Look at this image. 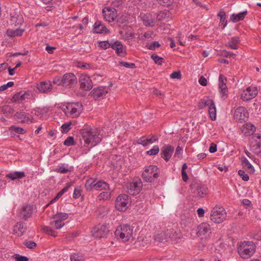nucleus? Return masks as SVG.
<instances>
[{
    "instance_id": "16",
    "label": "nucleus",
    "mask_w": 261,
    "mask_h": 261,
    "mask_svg": "<svg viewBox=\"0 0 261 261\" xmlns=\"http://www.w3.org/2000/svg\"><path fill=\"white\" fill-rule=\"evenodd\" d=\"M102 13L104 18L109 22L113 21L117 17V11L116 9L110 7L103 8Z\"/></svg>"
},
{
    "instance_id": "24",
    "label": "nucleus",
    "mask_w": 261,
    "mask_h": 261,
    "mask_svg": "<svg viewBox=\"0 0 261 261\" xmlns=\"http://www.w3.org/2000/svg\"><path fill=\"white\" fill-rule=\"evenodd\" d=\"M113 49L116 50L118 56L124 57L126 55V51L123 48L122 43L118 41L114 42L111 44V46Z\"/></svg>"
},
{
    "instance_id": "47",
    "label": "nucleus",
    "mask_w": 261,
    "mask_h": 261,
    "mask_svg": "<svg viewBox=\"0 0 261 261\" xmlns=\"http://www.w3.org/2000/svg\"><path fill=\"white\" fill-rule=\"evenodd\" d=\"M111 197V193L110 192H103L98 195L99 200H107Z\"/></svg>"
},
{
    "instance_id": "48",
    "label": "nucleus",
    "mask_w": 261,
    "mask_h": 261,
    "mask_svg": "<svg viewBox=\"0 0 261 261\" xmlns=\"http://www.w3.org/2000/svg\"><path fill=\"white\" fill-rule=\"evenodd\" d=\"M153 35V32L152 31H147L140 36V39L144 40L146 39L152 38Z\"/></svg>"
},
{
    "instance_id": "63",
    "label": "nucleus",
    "mask_w": 261,
    "mask_h": 261,
    "mask_svg": "<svg viewBox=\"0 0 261 261\" xmlns=\"http://www.w3.org/2000/svg\"><path fill=\"white\" fill-rule=\"evenodd\" d=\"M160 46L161 45L158 41H154L148 46V48L150 50H154L155 48H159Z\"/></svg>"
},
{
    "instance_id": "36",
    "label": "nucleus",
    "mask_w": 261,
    "mask_h": 261,
    "mask_svg": "<svg viewBox=\"0 0 261 261\" xmlns=\"http://www.w3.org/2000/svg\"><path fill=\"white\" fill-rule=\"evenodd\" d=\"M95 189L96 190H107L109 189V186L107 182L99 180L95 184Z\"/></svg>"
},
{
    "instance_id": "55",
    "label": "nucleus",
    "mask_w": 261,
    "mask_h": 261,
    "mask_svg": "<svg viewBox=\"0 0 261 261\" xmlns=\"http://www.w3.org/2000/svg\"><path fill=\"white\" fill-rule=\"evenodd\" d=\"M159 3L164 7H169L172 5L173 0H157Z\"/></svg>"
},
{
    "instance_id": "54",
    "label": "nucleus",
    "mask_w": 261,
    "mask_h": 261,
    "mask_svg": "<svg viewBox=\"0 0 261 261\" xmlns=\"http://www.w3.org/2000/svg\"><path fill=\"white\" fill-rule=\"evenodd\" d=\"M64 145L67 146H70L74 145V141L73 137H68L64 141Z\"/></svg>"
},
{
    "instance_id": "5",
    "label": "nucleus",
    "mask_w": 261,
    "mask_h": 261,
    "mask_svg": "<svg viewBox=\"0 0 261 261\" xmlns=\"http://www.w3.org/2000/svg\"><path fill=\"white\" fill-rule=\"evenodd\" d=\"M159 168L154 165H150L145 167L142 173V177L144 181L152 182L159 177Z\"/></svg>"
},
{
    "instance_id": "37",
    "label": "nucleus",
    "mask_w": 261,
    "mask_h": 261,
    "mask_svg": "<svg viewBox=\"0 0 261 261\" xmlns=\"http://www.w3.org/2000/svg\"><path fill=\"white\" fill-rule=\"evenodd\" d=\"M214 101L210 99L208 97L204 98L201 99L198 103V107L199 109H203L206 106H210Z\"/></svg>"
},
{
    "instance_id": "59",
    "label": "nucleus",
    "mask_w": 261,
    "mask_h": 261,
    "mask_svg": "<svg viewBox=\"0 0 261 261\" xmlns=\"http://www.w3.org/2000/svg\"><path fill=\"white\" fill-rule=\"evenodd\" d=\"M81 191H82V190H81V188L76 187L74 190L73 197L74 199H77L78 198H79L81 195Z\"/></svg>"
},
{
    "instance_id": "30",
    "label": "nucleus",
    "mask_w": 261,
    "mask_h": 261,
    "mask_svg": "<svg viewBox=\"0 0 261 261\" xmlns=\"http://www.w3.org/2000/svg\"><path fill=\"white\" fill-rule=\"evenodd\" d=\"M26 95L29 94L22 91L15 93L12 98L11 101L13 102L20 103L26 98Z\"/></svg>"
},
{
    "instance_id": "13",
    "label": "nucleus",
    "mask_w": 261,
    "mask_h": 261,
    "mask_svg": "<svg viewBox=\"0 0 261 261\" xmlns=\"http://www.w3.org/2000/svg\"><path fill=\"white\" fill-rule=\"evenodd\" d=\"M197 235L202 239H207L211 234V229L210 225L205 222L201 223L198 226Z\"/></svg>"
},
{
    "instance_id": "28",
    "label": "nucleus",
    "mask_w": 261,
    "mask_h": 261,
    "mask_svg": "<svg viewBox=\"0 0 261 261\" xmlns=\"http://www.w3.org/2000/svg\"><path fill=\"white\" fill-rule=\"evenodd\" d=\"M94 30L96 33H108L109 31L107 28L101 23L99 21H97L95 22L94 25Z\"/></svg>"
},
{
    "instance_id": "44",
    "label": "nucleus",
    "mask_w": 261,
    "mask_h": 261,
    "mask_svg": "<svg viewBox=\"0 0 261 261\" xmlns=\"http://www.w3.org/2000/svg\"><path fill=\"white\" fill-rule=\"evenodd\" d=\"M151 58L158 65H161L164 62L163 58L159 57L156 54H153L151 56Z\"/></svg>"
},
{
    "instance_id": "6",
    "label": "nucleus",
    "mask_w": 261,
    "mask_h": 261,
    "mask_svg": "<svg viewBox=\"0 0 261 261\" xmlns=\"http://www.w3.org/2000/svg\"><path fill=\"white\" fill-rule=\"evenodd\" d=\"M226 217L225 209L220 206H215L211 211L210 219L213 222L220 223L222 222Z\"/></svg>"
},
{
    "instance_id": "57",
    "label": "nucleus",
    "mask_w": 261,
    "mask_h": 261,
    "mask_svg": "<svg viewBox=\"0 0 261 261\" xmlns=\"http://www.w3.org/2000/svg\"><path fill=\"white\" fill-rule=\"evenodd\" d=\"M119 64L121 66L126 67V68L133 69L136 67L135 64L133 63H128V62L122 61V62H120L119 63Z\"/></svg>"
},
{
    "instance_id": "46",
    "label": "nucleus",
    "mask_w": 261,
    "mask_h": 261,
    "mask_svg": "<svg viewBox=\"0 0 261 261\" xmlns=\"http://www.w3.org/2000/svg\"><path fill=\"white\" fill-rule=\"evenodd\" d=\"M124 0H110L112 8H118L123 3Z\"/></svg>"
},
{
    "instance_id": "22",
    "label": "nucleus",
    "mask_w": 261,
    "mask_h": 261,
    "mask_svg": "<svg viewBox=\"0 0 261 261\" xmlns=\"http://www.w3.org/2000/svg\"><path fill=\"white\" fill-rule=\"evenodd\" d=\"M37 88L40 92L46 93L51 91L52 84L50 81L41 82L37 85Z\"/></svg>"
},
{
    "instance_id": "53",
    "label": "nucleus",
    "mask_w": 261,
    "mask_h": 261,
    "mask_svg": "<svg viewBox=\"0 0 261 261\" xmlns=\"http://www.w3.org/2000/svg\"><path fill=\"white\" fill-rule=\"evenodd\" d=\"M2 112L3 114H12L14 112V109L11 106L7 105L3 107Z\"/></svg>"
},
{
    "instance_id": "19",
    "label": "nucleus",
    "mask_w": 261,
    "mask_h": 261,
    "mask_svg": "<svg viewBox=\"0 0 261 261\" xmlns=\"http://www.w3.org/2000/svg\"><path fill=\"white\" fill-rule=\"evenodd\" d=\"M174 148L170 145H165L161 148V156L166 162H168L171 157L174 151Z\"/></svg>"
},
{
    "instance_id": "40",
    "label": "nucleus",
    "mask_w": 261,
    "mask_h": 261,
    "mask_svg": "<svg viewBox=\"0 0 261 261\" xmlns=\"http://www.w3.org/2000/svg\"><path fill=\"white\" fill-rule=\"evenodd\" d=\"M218 16L220 18V25H223L222 29H224L225 27L227 25V21L225 20L226 18V14L224 11H221L218 14Z\"/></svg>"
},
{
    "instance_id": "39",
    "label": "nucleus",
    "mask_w": 261,
    "mask_h": 261,
    "mask_svg": "<svg viewBox=\"0 0 261 261\" xmlns=\"http://www.w3.org/2000/svg\"><path fill=\"white\" fill-rule=\"evenodd\" d=\"M208 113L212 120H215L216 118V108L213 101L208 107Z\"/></svg>"
},
{
    "instance_id": "41",
    "label": "nucleus",
    "mask_w": 261,
    "mask_h": 261,
    "mask_svg": "<svg viewBox=\"0 0 261 261\" xmlns=\"http://www.w3.org/2000/svg\"><path fill=\"white\" fill-rule=\"evenodd\" d=\"M241 161L242 165L244 168L250 169L251 170H254L253 166L250 163L246 157H241Z\"/></svg>"
},
{
    "instance_id": "45",
    "label": "nucleus",
    "mask_w": 261,
    "mask_h": 261,
    "mask_svg": "<svg viewBox=\"0 0 261 261\" xmlns=\"http://www.w3.org/2000/svg\"><path fill=\"white\" fill-rule=\"evenodd\" d=\"M168 13V11H163L159 12L156 16V20L158 21H162L164 20L167 16Z\"/></svg>"
},
{
    "instance_id": "21",
    "label": "nucleus",
    "mask_w": 261,
    "mask_h": 261,
    "mask_svg": "<svg viewBox=\"0 0 261 261\" xmlns=\"http://www.w3.org/2000/svg\"><path fill=\"white\" fill-rule=\"evenodd\" d=\"M27 230V226L22 222H17L13 227L14 234L18 236H22Z\"/></svg>"
},
{
    "instance_id": "35",
    "label": "nucleus",
    "mask_w": 261,
    "mask_h": 261,
    "mask_svg": "<svg viewBox=\"0 0 261 261\" xmlns=\"http://www.w3.org/2000/svg\"><path fill=\"white\" fill-rule=\"evenodd\" d=\"M24 29H16L15 30L8 29L7 31V34L8 36L11 37L21 36L24 32Z\"/></svg>"
},
{
    "instance_id": "17",
    "label": "nucleus",
    "mask_w": 261,
    "mask_h": 261,
    "mask_svg": "<svg viewBox=\"0 0 261 261\" xmlns=\"http://www.w3.org/2000/svg\"><path fill=\"white\" fill-rule=\"evenodd\" d=\"M109 232V230L106 225H98L94 228L93 235L97 238H105L107 237Z\"/></svg>"
},
{
    "instance_id": "38",
    "label": "nucleus",
    "mask_w": 261,
    "mask_h": 261,
    "mask_svg": "<svg viewBox=\"0 0 261 261\" xmlns=\"http://www.w3.org/2000/svg\"><path fill=\"white\" fill-rule=\"evenodd\" d=\"M54 219V220L50 221L49 223L51 227L58 229L62 228L64 225L65 223L63 221L58 219Z\"/></svg>"
},
{
    "instance_id": "33",
    "label": "nucleus",
    "mask_w": 261,
    "mask_h": 261,
    "mask_svg": "<svg viewBox=\"0 0 261 261\" xmlns=\"http://www.w3.org/2000/svg\"><path fill=\"white\" fill-rule=\"evenodd\" d=\"M247 11L239 13V14H232L230 17V20L233 22H237L244 19L247 14Z\"/></svg>"
},
{
    "instance_id": "49",
    "label": "nucleus",
    "mask_w": 261,
    "mask_h": 261,
    "mask_svg": "<svg viewBox=\"0 0 261 261\" xmlns=\"http://www.w3.org/2000/svg\"><path fill=\"white\" fill-rule=\"evenodd\" d=\"M159 147L157 145L153 146L151 149L147 151L146 153L149 155H153L157 154L159 152Z\"/></svg>"
},
{
    "instance_id": "10",
    "label": "nucleus",
    "mask_w": 261,
    "mask_h": 261,
    "mask_svg": "<svg viewBox=\"0 0 261 261\" xmlns=\"http://www.w3.org/2000/svg\"><path fill=\"white\" fill-rule=\"evenodd\" d=\"M226 78L222 74L219 76V89L221 98L225 100L228 94V90L226 84Z\"/></svg>"
},
{
    "instance_id": "23",
    "label": "nucleus",
    "mask_w": 261,
    "mask_h": 261,
    "mask_svg": "<svg viewBox=\"0 0 261 261\" xmlns=\"http://www.w3.org/2000/svg\"><path fill=\"white\" fill-rule=\"evenodd\" d=\"M33 206L31 205H26L23 206L22 208L20 211V216L25 219L27 220L28 218H30L33 213Z\"/></svg>"
},
{
    "instance_id": "32",
    "label": "nucleus",
    "mask_w": 261,
    "mask_h": 261,
    "mask_svg": "<svg viewBox=\"0 0 261 261\" xmlns=\"http://www.w3.org/2000/svg\"><path fill=\"white\" fill-rule=\"evenodd\" d=\"M25 176L24 172L22 171H15L11 172L6 175V177L14 180L16 179H21Z\"/></svg>"
},
{
    "instance_id": "9",
    "label": "nucleus",
    "mask_w": 261,
    "mask_h": 261,
    "mask_svg": "<svg viewBox=\"0 0 261 261\" xmlns=\"http://www.w3.org/2000/svg\"><path fill=\"white\" fill-rule=\"evenodd\" d=\"M248 116V112L244 107H239L234 111V119L239 122L242 123L246 121Z\"/></svg>"
},
{
    "instance_id": "27",
    "label": "nucleus",
    "mask_w": 261,
    "mask_h": 261,
    "mask_svg": "<svg viewBox=\"0 0 261 261\" xmlns=\"http://www.w3.org/2000/svg\"><path fill=\"white\" fill-rule=\"evenodd\" d=\"M255 127L250 123H246L241 127V131L246 136L252 135L255 130Z\"/></svg>"
},
{
    "instance_id": "62",
    "label": "nucleus",
    "mask_w": 261,
    "mask_h": 261,
    "mask_svg": "<svg viewBox=\"0 0 261 261\" xmlns=\"http://www.w3.org/2000/svg\"><path fill=\"white\" fill-rule=\"evenodd\" d=\"M14 258L16 261H28L29 258L24 256H22L19 254H16L14 255Z\"/></svg>"
},
{
    "instance_id": "8",
    "label": "nucleus",
    "mask_w": 261,
    "mask_h": 261,
    "mask_svg": "<svg viewBox=\"0 0 261 261\" xmlns=\"http://www.w3.org/2000/svg\"><path fill=\"white\" fill-rule=\"evenodd\" d=\"M82 106L80 103L68 105L63 109V112L67 117H77L81 113Z\"/></svg>"
},
{
    "instance_id": "61",
    "label": "nucleus",
    "mask_w": 261,
    "mask_h": 261,
    "mask_svg": "<svg viewBox=\"0 0 261 261\" xmlns=\"http://www.w3.org/2000/svg\"><path fill=\"white\" fill-rule=\"evenodd\" d=\"M147 139H146L145 137H142L138 140L137 143L141 144L143 146H146L148 145V143L147 142Z\"/></svg>"
},
{
    "instance_id": "29",
    "label": "nucleus",
    "mask_w": 261,
    "mask_h": 261,
    "mask_svg": "<svg viewBox=\"0 0 261 261\" xmlns=\"http://www.w3.org/2000/svg\"><path fill=\"white\" fill-rule=\"evenodd\" d=\"M10 23L12 25L17 26L21 24L23 22V17L22 15H19L16 13L11 14Z\"/></svg>"
},
{
    "instance_id": "60",
    "label": "nucleus",
    "mask_w": 261,
    "mask_h": 261,
    "mask_svg": "<svg viewBox=\"0 0 261 261\" xmlns=\"http://www.w3.org/2000/svg\"><path fill=\"white\" fill-rule=\"evenodd\" d=\"M71 261H85L83 257L78 254H74L70 257Z\"/></svg>"
},
{
    "instance_id": "58",
    "label": "nucleus",
    "mask_w": 261,
    "mask_h": 261,
    "mask_svg": "<svg viewBox=\"0 0 261 261\" xmlns=\"http://www.w3.org/2000/svg\"><path fill=\"white\" fill-rule=\"evenodd\" d=\"M111 44L107 41H100L99 43V46L104 49H106L111 46Z\"/></svg>"
},
{
    "instance_id": "14",
    "label": "nucleus",
    "mask_w": 261,
    "mask_h": 261,
    "mask_svg": "<svg viewBox=\"0 0 261 261\" xmlns=\"http://www.w3.org/2000/svg\"><path fill=\"white\" fill-rule=\"evenodd\" d=\"M167 235L168 242H178L182 238V234L179 230L173 228L167 229Z\"/></svg>"
},
{
    "instance_id": "11",
    "label": "nucleus",
    "mask_w": 261,
    "mask_h": 261,
    "mask_svg": "<svg viewBox=\"0 0 261 261\" xmlns=\"http://www.w3.org/2000/svg\"><path fill=\"white\" fill-rule=\"evenodd\" d=\"M258 93L256 87L250 86L246 88L242 92L241 97L243 101L249 100L255 97Z\"/></svg>"
},
{
    "instance_id": "18",
    "label": "nucleus",
    "mask_w": 261,
    "mask_h": 261,
    "mask_svg": "<svg viewBox=\"0 0 261 261\" xmlns=\"http://www.w3.org/2000/svg\"><path fill=\"white\" fill-rule=\"evenodd\" d=\"M79 82L81 88L84 90H90L93 87L92 82L87 75L82 74L80 77Z\"/></svg>"
},
{
    "instance_id": "20",
    "label": "nucleus",
    "mask_w": 261,
    "mask_h": 261,
    "mask_svg": "<svg viewBox=\"0 0 261 261\" xmlns=\"http://www.w3.org/2000/svg\"><path fill=\"white\" fill-rule=\"evenodd\" d=\"M194 190L193 193L196 194L198 197H203L208 193L207 187L203 185H194Z\"/></svg>"
},
{
    "instance_id": "56",
    "label": "nucleus",
    "mask_w": 261,
    "mask_h": 261,
    "mask_svg": "<svg viewBox=\"0 0 261 261\" xmlns=\"http://www.w3.org/2000/svg\"><path fill=\"white\" fill-rule=\"evenodd\" d=\"M238 174L244 181H248L249 180V175L244 170H240L238 171Z\"/></svg>"
},
{
    "instance_id": "2",
    "label": "nucleus",
    "mask_w": 261,
    "mask_h": 261,
    "mask_svg": "<svg viewBox=\"0 0 261 261\" xmlns=\"http://www.w3.org/2000/svg\"><path fill=\"white\" fill-rule=\"evenodd\" d=\"M77 78L73 73H67L62 76H56L53 83L58 86H62L66 88H71L77 84Z\"/></svg>"
},
{
    "instance_id": "43",
    "label": "nucleus",
    "mask_w": 261,
    "mask_h": 261,
    "mask_svg": "<svg viewBox=\"0 0 261 261\" xmlns=\"http://www.w3.org/2000/svg\"><path fill=\"white\" fill-rule=\"evenodd\" d=\"M68 218V214L64 213H58L53 216V219H58L63 222V220L67 219Z\"/></svg>"
},
{
    "instance_id": "64",
    "label": "nucleus",
    "mask_w": 261,
    "mask_h": 261,
    "mask_svg": "<svg viewBox=\"0 0 261 261\" xmlns=\"http://www.w3.org/2000/svg\"><path fill=\"white\" fill-rule=\"evenodd\" d=\"M13 85V82H9L7 84H4L0 87V91H4L7 90L9 87H11Z\"/></svg>"
},
{
    "instance_id": "1",
    "label": "nucleus",
    "mask_w": 261,
    "mask_h": 261,
    "mask_svg": "<svg viewBox=\"0 0 261 261\" xmlns=\"http://www.w3.org/2000/svg\"><path fill=\"white\" fill-rule=\"evenodd\" d=\"M81 134L86 144L94 146L101 142L102 135L100 130L87 127L81 130Z\"/></svg>"
},
{
    "instance_id": "7",
    "label": "nucleus",
    "mask_w": 261,
    "mask_h": 261,
    "mask_svg": "<svg viewBox=\"0 0 261 261\" xmlns=\"http://www.w3.org/2000/svg\"><path fill=\"white\" fill-rule=\"evenodd\" d=\"M130 202V198L128 195L121 194L116 198L115 207L118 211L123 212L126 210Z\"/></svg>"
},
{
    "instance_id": "50",
    "label": "nucleus",
    "mask_w": 261,
    "mask_h": 261,
    "mask_svg": "<svg viewBox=\"0 0 261 261\" xmlns=\"http://www.w3.org/2000/svg\"><path fill=\"white\" fill-rule=\"evenodd\" d=\"M42 229L45 233L50 234L51 236L56 237V235L55 234V231L49 227L44 226L42 227Z\"/></svg>"
},
{
    "instance_id": "4",
    "label": "nucleus",
    "mask_w": 261,
    "mask_h": 261,
    "mask_svg": "<svg viewBox=\"0 0 261 261\" xmlns=\"http://www.w3.org/2000/svg\"><path fill=\"white\" fill-rule=\"evenodd\" d=\"M116 237L123 242L128 241L133 235V228L127 224L119 226L115 231Z\"/></svg>"
},
{
    "instance_id": "31",
    "label": "nucleus",
    "mask_w": 261,
    "mask_h": 261,
    "mask_svg": "<svg viewBox=\"0 0 261 261\" xmlns=\"http://www.w3.org/2000/svg\"><path fill=\"white\" fill-rule=\"evenodd\" d=\"M167 237L168 236L167 235L166 229V230L162 231L155 235L154 240L156 241L164 243L165 242H168V239Z\"/></svg>"
},
{
    "instance_id": "52",
    "label": "nucleus",
    "mask_w": 261,
    "mask_h": 261,
    "mask_svg": "<svg viewBox=\"0 0 261 261\" xmlns=\"http://www.w3.org/2000/svg\"><path fill=\"white\" fill-rule=\"evenodd\" d=\"M71 124V122L63 124L61 127L62 128V133L63 134L67 133L71 129L70 126Z\"/></svg>"
},
{
    "instance_id": "25",
    "label": "nucleus",
    "mask_w": 261,
    "mask_h": 261,
    "mask_svg": "<svg viewBox=\"0 0 261 261\" xmlns=\"http://www.w3.org/2000/svg\"><path fill=\"white\" fill-rule=\"evenodd\" d=\"M14 117L16 120L21 122L28 123L30 121L31 122H33V118H30L29 115L23 112H17L15 114Z\"/></svg>"
},
{
    "instance_id": "3",
    "label": "nucleus",
    "mask_w": 261,
    "mask_h": 261,
    "mask_svg": "<svg viewBox=\"0 0 261 261\" xmlns=\"http://www.w3.org/2000/svg\"><path fill=\"white\" fill-rule=\"evenodd\" d=\"M255 251V246L251 241L242 242L238 248V252L240 256L247 259L251 256Z\"/></svg>"
},
{
    "instance_id": "42",
    "label": "nucleus",
    "mask_w": 261,
    "mask_h": 261,
    "mask_svg": "<svg viewBox=\"0 0 261 261\" xmlns=\"http://www.w3.org/2000/svg\"><path fill=\"white\" fill-rule=\"evenodd\" d=\"M96 184L95 180L93 178H90L88 179L85 184V188L87 190L91 191L93 189H95V184Z\"/></svg>"
},
{
    "instance_id": "34",
    "label": "nucleus",
    "mask_w": 261,
    "mask_h": 261,
    "mask_svg": "<svg viewBox=\"0 0 261 261\" xmlns=\"http://www.w3.org/2000/svg\"><path fill=\"white\" fill-rule=\"evenodd\" d=\"M240 42L239 37L235 36L231 38L229 41L227 43L226 46L231 49H236L238 48V44Z\"/></svg>"
},
{
    "instance_id": "26",
    "label": "nucleus",
    "mask_w": 261,
    "mask_h": 261,
    "mask_svg": "<svg viewBox=\"0 0 261 261\" xmlns=\"http://www.w3.org/2000/svg\"><path fill=\"white\" fill-rule=\"evenodd\" d=\"M142 20L143 24L149 27H153L155 23V19L150 14H146L142 16Z\"/></svg>"
},
{
    "instance_id": "12",
    "label": "nucleus",
    "mask_w": 261,
    "mask_h": 261,
    "mask_svg": "<svg viewBox=\"0 0 261 261\" xmlns=\"http://www.w3.org/2000/svg\"><path fill=\"white\" fill-rule=\"evenodd\" d=\"M142 188V184L140 179H134L129 184L127 192L130 195H135L139 193Z\"/></svg>"
},
{
    "instance_id": "51",
    "label": "nucleus",
    "mask_w": 261,
    "mask_h": 261,
    "mask_svg": "<svg viewBox=\"0 0 261 261\" xmlns=\"http://www.w3.org/2000/svg\"><path fill=\"white\" fill-rule=\"evenodd\" d=\"M10 130L14 131L15 133H17L20 134H23L25 133V130L23 128H22L20 127H18V126H11L10 127Z\"/></svg>"
},
{
    "instance_id": "15",
    "label": "nucleus",
    "mask_w": 261,
    "mask_h": 261,
    "mask_svg": "<svg viewBox=\"0 0 261 261\" xmlns=\"http://www.w3.org/2000/svg\"><path fill=\"white\" fill-rule=\"evenodd\" d=\"M108 93V88L106 87H99L93 89L90 92L91 96L95 100L103 99Z\"/></svg>"
}]
</instances>
